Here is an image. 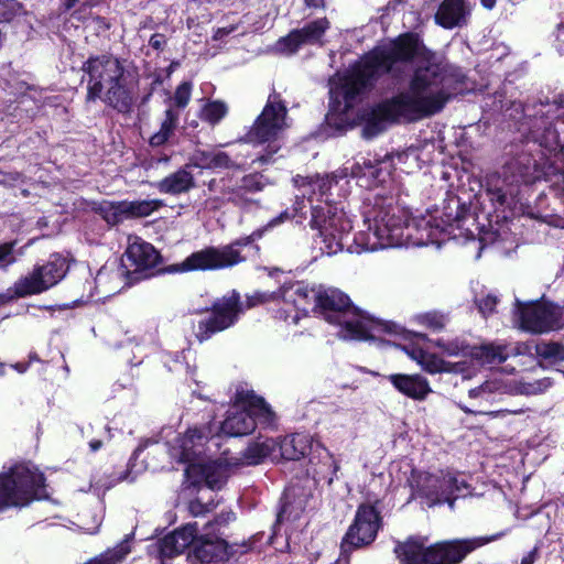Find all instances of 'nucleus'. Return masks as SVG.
<instances>
[{
  "label": "nucleus",
  "instance_id": "a19ab883",
  "mask_svg": "<svg viewBox=\"0 0 564 564\" xmlns=\"http://www.w3.org/2000/svg\"><path fill=\"white\" fill-rule=\"evenodd\" d=\"M214 151L196 150L191 156V165L199 169H212Z\"/></svg>",
  "mask_w": 564,
  "mask_h": 564
},
{
  "label": "nucleus",
  "instance_id": "39448f33",
  "mask_svg": "<svg viewBox=\"0 0 564 564\" xmlns=\"http://www.w3.org/2000/svg\"><path fill=\"white\" fill-rule=\"evenodd\" d=\"M88 75L89 100L102 98L119 111H127L132 102V83L121 64L111 55L90 57L83 66Z\"/></svg>",
  "mask_w": 564,
  "mask_h": 564
},
{
  "label": "nucleus",
  "instance_id": "a878e982",
  "mask_svg": "<svg viewBox=\"0 0 564 564\" xmlns=\"http://www.w3.org/2000/svg\"><path fill=\"white\" fill-rule=\"evenodd\" d=\"M468 13L463 0H443L435 19L442 26L451 29L464 23Z\"/></svg>",
  "mask_w": 564,
  "mask_h": 564
},
{
  "label": "nucleus",
  "instance_id": "7c9ffc66",
  "mask_svg": "<svg viewBox=\"0 0 564 564\" xmlns=\"http://www.w3.org/2000/svg\"><path fill=\"white\" fill-rule=\"evenodd\" d=\"M161 205V200L158 199L123 202L127 217H147L159 209Z\"/></svg>",
  "mask_w": 564,
  "mask_h": 564
},
{
  "label": "nucleus",
  "instance_id": "cd10ccee",
  "mask_svg": "<svg viewBox=\"0 0 564 564\" xmlns=\"http://www.w3.org/2000/svg\"><path fill=\"white\" fill-rule=\"evenodd\" d=\"M195 181L191 172L181 169L158 183V189L164 194L177 195L194 187Z\"/></svg>",
  "mask_w": 564,
  "mask_h": 564
},
{
  "label": "nucleus",
  "instance_id": "72a5a7b5",
  "mask_svg": "<svg viewBox=\"0 0 564 564\" xmlns=\"http://www.w3.org/2000/svg\"><path fill=\"white\" fill-rule=\"evenodd\" d=\"M195 556L207 564L224 560L225 553L220 543L206 542L195 550Z\"/></svg>",
  "mask_w": 564,
  "mask_h": 564
},
{
  "label": "nucleus",
  "instance_id": "9d476101",
  "mask_svg": "<svg viewBox=\"0 0 564 564\" xmlns=\"http://www.w3.org/2000/svg\"><path fill=\"white\" fill-rule=\"evenodd\" d=\"M317 286L304 282H293L282 285L276 292L257 291L248 296V307L269 302H282L285 321L296 324L302 316L316 308Z\"/></svg>",
  "mask_w": 564,
  "mask_h": 564
},
{
  "label": "nucleus",
  "instance_id": "338daca9",
  "mask_svg": "<svg viewBox=\"0 0 564 564\" xmlns=\"http://www.w3.org/2000/svg\"><path fill=\"white\" fill-rule=\"evenodd\" d=\"M6 375V366L4 364L0 362V377H3Z\"/></svg>",
  "mask_w": 564,
  "mask_h": 564
},
{
  "label": "nucleus",
  "instance_id": "de8ad7c7",
  "mask_svg": "<svg viewBox=\"0 0 564 564\" xmlns=\"http://www.w3.org/2000/svg\"><path fill=\"white\" fill-rule=\"evenodd\" d=\"M82 523H80V529L85 532V533H88V534H95L97 533L101 522H102V516L101 513H94L91 516V523H88L86 520H85V516H82V519H80Z\"/></svg>",
  "mask_w": 564,
  "mask_h": 564
},
{
  "label": "nucleus",
  "instance_id": "ddd939ff",
  "mask_svg": "<svg viewBox=\"0 0 564 564\" xmlns=\"http://www.w3.org/2000/svg\"><path fill=\"white\" fill-rule=\"evenodd\" d=\"M289 127L285 105L278 96H270L262 112L248 132L247 141L258 144L269 143V153H275L278 148L271 144L278 141Z\"/></svg>",
  "mask_w": 564,
  "mask_h": 564
},
{
  "label": "nucleus",
  "instance_id": "f257e3e1",
  "mask_svg": "<svg viewBox=\"0 0 564 564\" xmlns=\"http://www.w3.org/2000/svg\"><path fill=\"white\" fill-rule=\"evenodd\" d=\"M408 61L413 67L408 86L371 111L364 134L371 138L390 122L417 121L442 111L451 97L446 66L416 35L404 34L377 47L350 69L330 79L327 123L337 129L352 124L354 107L361 95L381 75L395 74L399 62Z\"/></svg>",
  "mask_w": 564,
  "mask_h": 564
},
{
  "label": "nucleus",
  "instance_id": "f704fd0d",
  "mask_svg": "<svg viewBox=\"0 0 564 564\" xmlns=\"http://www.w3.org/2000/svg\"><path fill=\"white\" fill-rule=\"evenodd\" d=\"M434 346L443 350L448 356H459L462 355L465 358H470L468 354L473 347L465 345L459 339L446 340L444 338L436 339L434 341Z\"/></svg>",
  "mask_w": 564,
  "mask_h": 564
},
{
  "label": "nucleus",
  "instance_id": "aec40b11",
  "mask_svg": "<svg viewBox=\"0 0 564 564\" xmlns=\"http://www.w3.org/2000/svg\"><path fill=\"white\" fill-rule=\"evenodd\" d=\"M402 349L412 360L416 361L422 369L429 373H458L465 379L471 377L473 371L469 369L467 360L457 362L445 361L435 354L426 352L423 349L413 346H402Z\"/></svg>",
  "mask_w": 564,
  "mask_h": 564
},
{
  "label": "nucleus",
  "instance_id": "0e129e2a",
  "mask_svg": "<svg viewBox=\"0 0 564 564\" xmlns=\"http://www.w3.org/2000/svg\"><path fill=\"white\" fill-rule=\"evenodd\" d=\"M148 444H149V441H147L143 445H140L135 452H134V455L138 456L142 451L143 448L148 447Z\"/></svg>",
  "mask_w": 564,
  "mask_h": 564
},
{
  "label": "nucleus",
  "instance_id": "680f3d73",
  "mask_svg": "<svg viewBox=\"0 0 564 564\" xmlns=\"http://www.w3.org/2000/svg\"><path fill=\"white\" fill-rule=\"evenodd\" d=\"M486 9H492L496 4V0H480Z\"/></svg>",
  "mask_w": 564,
  "mask_h": 564
},
{
  "label": "nucleus",
  "instance_id": "f3484780",
  "mask_svg": "<svg viewBox=\"0 0 564 564\" xmlns=\"http://www.w3.org/2000/svg\"><path fill=\"white\" fill-rule=\"evenodd\" d=\"M551 386L547 379L538 380L534 382H521L516 380H502L500 376L494 375L489 380L485 381L481 386L469 390L471 399H479L481 401H491L496 394L511 393V394H525L533 395L545 391Z\"/></svg>",
  "mask_w": 564,
  "mask_h": 564
},
{
  "label": "nucleus",
  "instance_id": "5fc2aeb1",
  "mask_svg": "<svg viewBox=\"0 0 564 564\" xmlns=\"http://www.w3.org/2000/svg\"><path fill=\"white\" fill-rule=\"evenodd\" d=\"M536 558V550L529 552L521 561V564H533Z\"/></svg>",
  "mask_w": 564,
  "mask_h": 564
},
{
  "label": "nucleus",
  "instance_id": "5701e85b",
  "mask_svg": "<svg viewBox=\"0 0 564 564\" xmlns=\"http://www.w3.org/2000/svg\"><path fill=\"white\" fill-rule=\"evenodd\" d=\"M196 523H188L165 535L158 544V552L162 561L183 553L197 536Z\"/></svg>",
  "mask_w": 564,
  "mask_h": 564
},
{
  "label": "nucleus",
  "instance_id": "ea45409f",
  "mask_svg": "<svg viewBox=\"0 0 564 564\" xmlns=\"http://www.w3.org/2000/svg\"><path fill=\"white\" fill-rule=\"evenodd\" d=\"M22 11L17 0H0V23L10 22Z\"/></svg>",
  "mask_w": 564,
  "mask_h": 564
},
{
  "label": "nucleus",
  "instance_id": "8fccbe9b",
  "mask_svg": "<svg viewBox=\"0 0 564 564\" xmlns=\"http://www.w3.org/2000/svg\"><path fill=\"white\" fill-rule=\"evenodd\" d=\"M556 47L560 53L564 54V26L560 28L557 31Z\"/></svg>",
  "mask_w": 564,
  "mask_h": 564
},
{
  "label": "nucleus",
  "instance_id": "7ed1b4c3",
  "mask_svg": "<svg viewBox=\"0 0 564 564\" xmlns=\"http://www.w3.org/2000/svg\"><path fill=\"white\" fill-rule=\"evenodd\" d=\"M367 231L355 238L360 251H376L402 246H425L433 242L438 225L431 217L410 220L408 210L394 205L392 198L376 197L365 214Z\"/></svg>",
  "mask_w": 564,
  "mask_h": 564
},
{
  "label": "nucleus",
  "instance_id": "473e14b6",
  "mask_svg": "<svg viewBox=\"0 0 564 564\" xmlns=\"http://www.w3.org/2000/svg\"><path fill=\"white\" fill-rule=\"evenodd\" d=\"M177 118V113H175L172 109H167L165 111V119L162 122L160 131L153 134L150 139L151 145L159 147L169 139L176 126Z\"/></svg>",
  "mask_w": 564,
  "mask_h": 564
},
{
  "label": "nucleus",
  "instance_id": "a18cd8bd",
  "mask_svg": "<svg viewBox=\"0 0 564 564\" xmlns=\"http://www.w3.org/2000/svg\"><path fill=\"white\" fill-rule=\"evenodd\" d=\"M230 193H231V188H227L223 192L221 196L213 195V194L208 195L204 202L205 208L210 209V210L219 209L226 200L230 202L228 199Z\"/></svg>",
  "mask_w": 564,
  "mask_h": 564
},
{
  "label": "nucleus",
  "instance_id": "b1692460",
  "mask_svg": "<svg viewBox=\"0 0 564 564\" xmlns=\"http://www.w3.org/2000/svg\"><path fill=\"white\" fill-rule=\"evenodd\" d=\"M389 381L402 394L422 401L431 390L429 381L420 375L394 373L389 376Z\"/></svg>",
  "mask_w": 564,
  "mask_h": 564
},
{
  "label": "nucleus",
  "instance_id": "69168bd1",
  "mask_svg": "<svg viewBox=\"0 0 564 564\" xmlns=\"http://www.w3.org/2000/svg\"><path fill=\"white\" fill-rule=\"evenodd\" d=\"M305 208V202L302 200V202H296V207H295V210L299 212V210H302Z\"/></svg>",
  "mask_w": 564,
  "mask_h": 564
},
{
  "label": "nucleus",
  "instance_id": "1a4fd4ad",
  "mask_svg": "<svg viewBox=\"0 0 564 564\" xmlns=\"http://www.w3.org/2000/svg\"><path fill=\"white\" fill-rule=\"evenodd\" d=\"M210 427L188 429L184 434L175 433L171 427L161 431L160 437L165 441L170 457L181 464L191 466L198 464L209 454L219 448V435H212Z\"/></svg>",
  "mask_w": 564,
  "mask_h": 564
},
{
  "label": "nucleus",
  "instance_id": "0eeeda50",
  "mask_svg": "<svg viewBox=\"0 0 564 564\" xmlns=\"http://www.w3.org/2000/svg\"><path fill=\"white\" fill-rule=\"evenodd\" d=\"M44 476L32 464H15L0 473V511L22 508L35 499H42Z\"/></svg>",
  "mask_w": 564,
  "mask_h": 564
},
{
  "label": "nucleus",
  "instance_id": "864d4df0",
  "mask_svg": "<svg viewBox=\"0 0 564 564\" xmlns=\"http://www.w3.org/2000/svg\"><path fill=\"white\" fill-rule=\"evenodd\" d=\"M289 218V214L286 212L280 214L278 217H275L274 219H272L267 227L269 228H272L279 224H282L283 221H285L286 219Z\"/></svg>",
  "mask_w": 564,
  "mask_h": 564
},
{
  "label": "nucleus",
  "instance_id": "37998d69",
  "mask_svg": "<svg viewBox=\"0 0 564 564\" xmlns=\"http://www.w3.org/2000/svg\"><path fill=\"white\" fill-rule=\"evenodd\" d=\"M191 93H192V85L187 82L182 83L176 88V91L174 95L175 105L180 108H184L191 99Z\"/></svg>",
  "mask_w": 564,
  "mask_h": 564
},
{
  "label": "nucleus",
  "instance_id": "13d9d810",
  "mask_svg": "<svg viewBox=\"0 0 564 564\" xmlns=\"http://www.w3.org/2000/svg\"><path fill=\"white\" fill-rule=\"evenodd\" d=\"M150 44L153 47L159 48L162 44L161 37L159 35H153L150 40Z\"/></svg>",
  "mask_w": 564,
  "mask_h": 564
},
{
  "label": "nucleus",
  "instance_id": "dca6fc26",
  "mask_svg": "<svg viewBox=\"0 0 564 564\" xmlns=\"http://www.w3.org/2000/svg\"><path fill=\"white\" fill-rule=\"evenodd\" d=\"M239 294L232 291L215 302L212 316L198 323L195 336L202 343L215 333L232 326L240 313Z\"/></svg>",
  "mask_w": 564,
  "mask_h": 564
},
{
  "label": "nucleus",
  "instance_id": "e433bc0d",
  "mask_svg": "<svg viewBox=\"0 0 564 564\" xmlns=\"http://www.w3.org/2000/svg\"><path fill=\"white\" fill-rule=\"evenodd\" d=\"M413 319L416 324L434 332L442 329L446 324V317L437 312L421 313L415 315Z\"/></svg>",
  "mask_w": 564,
  "mask_h": 564
},
{
  "label": "nucleus",
  "instance_id": "4be33fe9",
  "mask_svg": "<svg viewBox=\"0 0 564 564\" xmlns=\"http://www.w3.org/2000/svg\"><path fill=\"white\" fill-rule=\"evenodd\" d=\"M519 347L510 348L508 345L501 343L484 344L479 347H473L469 350L470 359H466L469 364V369L473 371L471 376L476 372L475 365H495L503 362L511 354H519Z\"/></svg>",
  "mask_w": 564,
  "mask_h": 564
},
{
  "label": "nucleus",
  "instance_id": "2f4dec72",
  "mask_svg": "<svg viewBox=\"0 0 564 564\" xmlns=\"http://www.w3.org/2000/svg\"><path fill=\"white\" fill-rule=\"evenodd\" d=\"M534 352L538 357L551 364L564 360V346L558 343L540 341L534 345Z\"/></svg>",
  "mask_w": 564,
  "mask_h": 564
},
{
  "label": "nucleus",
  "instance_id": "6ab92c4d",
  "mask_svg": "<svg viewBox=\"0 0 564 564\" xmlns=\"http://www.w3.org/2000/svg\"><path fill=\"white\" fill-rule=\"evenodd\" d=\"M328 28L329 22L325 18L312 21L302 29L294 30L280 39L275 44V50L283 54H293L302 45L319 44L322 43V36Z\"/></svg>",
  "mask_w": 564,
  "mask_h": 564
},
{
  "label": "nucleus",
  "instance_id": "4d7b16f0",
  "mask_svg": "<svg viewBox=\"0 0 564 564\" xmlns=\"http://www.w3.org/2000/svg\"><path fill=\"white\" fill-rule=\"evenodd\" d=\"M11 367L20 373H24L28 370V365L21 364V362H17V364L12 365Z\"/></svg>",
  "mask_w": 564,
  "mask_h": 564
},
{
  "label": "nucleus",
  "instance_id": "603ef678",
  "mask_svg": "<svg viewBox=\"0 0 564 564\" xmlns=\"http://www.w3.org/2000/svg\"><path fill=\"white\" fill-rule=\"evenodd\" d=\"M232 31H235V28L234 26H230V28H219L216 30L215 34H214V37L216 40H220L223 39L225 35H228L229 33H231Z\"/></svg>",
  "mask_w": 564,
  "mask_h": 564
},
{
  "label": "nucleus",
  "instance_id": "052dcab7",
  "mask_svg": "<svg viewBox=\"0 0 564 564\" xmlns=\"http://www.w3.org/2000/svg\"><path fill=\"white\" fill-rule=\"evenodd\" d=\"M101 445H102L101 441H91V442L89 443V447H90V449H91L93 452L98 451V449L101 447Z\"/></svg>",
  "mask_w": 564,
  "mask_h": 564
},
{
  "label": "nucleus",
  "instance_id": "6e6d98bb",
  "mask_svg": "<svg viewBox=\"0 0 564 564\" xmlns=\"http://www.w3.org/2000/svg\"><path fill=\"white\" fill-rule=\"evenodd\" d=\"M18 178V174H14V175H3L0 173V183L1 184H7V185H10L12 184L13 181H15Z\"/></svg>",
  "mask_w": 564,
  "mask_h": 564
},
{
  "label": "nucleus",
  "instance_id": "f03ea898",
  "mask_svg": "<svg viewBox=\"0 0 564 564\" xmlns=\"http://www.w3.org/2000/svg\"><path fill=\"white\" fill-rule=\"evenodd\" d=\"M388 164L362 159L351 166H344L330 176L307 178L297 175L294 184L303 198L307 197L312 210L311 226L318 229L323 253L336 254L343 250L344 241L352 228L351 220L343 208L332 205L334 192L337 196H345V185L348 177L357 180L360 187L371 188L384 183L389 177Z\"/></svg>",
  "mask_w": 564,
  "mask_h": 564
},
{
  "label": "nucleus",
  "instance_id": "2eb2a0df",
  "mask_svg": "<svg viewBox=\"0 0 564 564\" xmlns=\"http://www.w3.org/2000/svg\"><path fill=\"white\" fill-rule=\"evenodd\" d=\"M521 329L543 334L564 326V311L552 303L522 304L517 301Z\"/></svg>",
  "mask_w": 564,
  "mask_h": 564
},
{
  "label": "nucleus",
  "instance_id": "09e8293b",
  "mask_svg": "<svg viewBox=\"0 0 564 564\" xmlns=\"http://www.w3.org/2000/svg\"><path fill=\"white\" fill-rule=\"evenodd\" d=\"M497 305V297L488 294L487 296L478 301V307L482 315H487L494 312Z\"/></svg>",
  "mask_w": 564,
  "mask_h": 564
},
{
  "label": "nucleus",
  "instance_id": "49530a36",
  "mask_svg": "<svg viewBox=\"0 0 564 564\" xmlns=\"http://www.w3.org/2000/svg\"><path fill=\"white\" fill-rule=\"evenodd\" d=\"M541 176L542 173L539 170L536 163L534 162L533 167H531L530 164L528 163V165L520 170L518 181H521L523 183H532L539 180Z\"/></svg>",
  "mask_w": 564,
  "mask_h": 564
},
{
  "label": "nucleus",
  "instance_id": "79ce46f5",
  "mask_svg": "<svg viewBox=\"0 0 564 564\" xmlns=\"http://www.w3.org/2000/svg\"><path fill=\"white\" fill-rule=\"evenodd\" d=\"M241 166L242 163L231 161L227 153L217 150L214 151L212 169H231Z\"/></svg>",
  "mask_w": 564,
  "mask_h": 564
},
{
  "label": "nucleus",
  "instance_id": "58836bf2",
  "mask_svg": "<svg viewBox=\"0 0 564 564\" xmlns=\"http://www.w3.org/2000/svg\"><path fill=\"white\" fill-rule=\"evenodd\" d=\"M228 112L226 104L223 101H210L202 110V118L212 124L219 122Z\"/></svg>",
  "mask_w": 564,
  "mask_h": 564
},
{
  "label": "nucleus",
  "instance_id": "774afa93",
  "mask_svg": "<svg viewBox=\"0 0 564 564\" xmlns=\"http://www.w3.org/2000/svg\"><path fill=\"white\" fill-rule=\"evenodd\" d=\"M258 160L261 162H268L269 159L264 155H261Z\"/></svg>",
  "mask_w": 564,
  "mask_h": 564
},
{
  "label": "nucleus",
  "instance_id": "3c124183",
  "mask_svg": "<svg viewBox=\"0 0 564 564\" xmlns=\"http://www.w3.org/2000/svg\"><path fill=\"white\" fill-rule=\"evenodd\" d=\"M317 446L323 451V453L325 454V457L330 460V464L333 466V471L336 473L339 467H338L337 462L334 459L333 454L326 447L322 446L321 444H317Z\"/></svg>",
  "mask_w": 564,
  "mask_h": 564
},
{
  "label": "nucleus",
  "instance_id": "6e6552de",
  "mask_svg": "<svg viewBox=\"0 0 564 564\" xmlns=\"http://www.w3.org/2000/svg\"><path fill=\"white\" fill-rule=\"evenodd\" d=\"M275 420V413L261 397L241 389L227 411L220 432L228 436H242L253 432L257 424L272 426Z\"/></svg>",
  "mask_w": 564,
  "mask_h": 564
},
{
  "label": "nucleus",
  "instance_id": "bb28decb",
  "mask_svg": "<svg viewBox=\"0 0 564 564\" xmlns=\"http://www.w3.org/2000/svg\"><path fill=\"white\" fill-rule=\"evenodd\" d=\"M278 442L273 438H265L251 443L242 453V456L238 462V465H257L260 464L267 457H278L276 454Z\"/></svg>",
  "mask_w": 564,
  "mask_h": 564
},
{
  "label": "nucleus",
  "instance_id": "4c0bfd02",
  "mask_svg": "<svg viewBox=\"0 0 564 564\" xmlns=\"http://www.w3.org/2000/svg\"><path fill=\"white\" fill-rule=\"evenodd\" d=\"M295 496V492L293 489H288L284 495L285 502L283 505L282 510L279 513V519L281 521L283 520H290V519H296L299 514L304 510L303 500H300L299 502L294 503L291 501V498Z\"/></svg>",
  "mask_w": 564,
  "mask_h": 564
},
{
  "label": "nucleus",
  "instance_id": "423d86ee",
  "mask_svg": "<svg viewBox=\"0 0 564 564\" xmlns=\"http://www.w3.org/2000/svg\"><path fill=\"white\" fill-rule=\"evenodd\" d=\"M500 532L490 536L454 540L426 545L422 538H411L398 543L394 553L402 564H459L468 553L503 536Z\"/></svg>",
  "mask_w": 564,
  "mask_h": 564
},
{
  "label": "nucleus",
  "instance_id": "a211bd4d",
  "mask_svg": "<svg viewBox=\"0 0 564 564\" xmlns=\"http://www.w3.org/2000/svg\"><path fill=\"white\" fill-rule=\"evenodd\" d=\"M215 454H209L198 464H192L185 468L186 477L193 485L205 482L212 489H220L227 478L230 466H238V462L229 458H213Z\"/></svg>",
  "mask_w": 564,
  "mask_h": 564
},
{
  "label": "nucleus",
  "instance_id": "f8f14e48",
  "mask_svg": "<svg viewBox=\"0 0 564 564\" xmlns=\"http://www.w3.org/2000/svg\"><path fill=\"white\" fill-rule=\"evenodd\" d=\"M68 264L61 256H53L51 260L36 267L32 273L19 279L13 286V294L8 291L0 294V306L14 297H24L42 293L56 285L66 274Z\"/></svg>",
  "mask_w": 564,
  "mask_h": 564
},
{
  "label": "nucleus",
  "instance_id": "4468645a",
  "mask_svg": "<svg viewBox=\"0 0 564 564\" xmlns=\"http://www.w3.org/2000/svg\"><path fill=\"white\" fill-rule=\"evenodd\" d=\"M262 231H256L251 236L237 240L236 242L221 248H207L192 253L181 267L184 271L189 270H217L232 267L243 260L236 246H247L254 238H260Z\"/></svg>",
  "mask_w": 564,
  "mask_h": 564
},
{
  "label": "nucleus",
  "instance_id": "c756f323",
  "mask_svg": "<svg viewBox=\"0 0 564 564\" xmlns=\"http://www.w3.org/2000/svg\"><path fill=\"white\" fill-rule=\"evenodd\" d=\"M560 133L564 134V120L556 122L554 128H546L545 131L538 138V142L541 147L551 152H562L564 142L561 140Z\"/></svg>",
  "mask_w": 564,
  "mask_h": 564
},
{
  "label": "nucleus",
  "instance_id": "9b49d317",
  "mask_svg": "<svg viewBox=\"0 0 564 564\" xmlns=\"http://www.w3.org/2000/svg\"><path fill=\"white\" fill-rule=\"evenodd\" d=\"M409 485L414 494L423 498L430 507L442 502H448L453 507L454 500L464 497L467 492L464 478L444 470L435 474L412 470Z\"/></svg>",
  "mask_w": 564,
  "mask_h": 564
},
{
  "label": "nucleus",
  "instance_id": "412c9836",
  "mask_svg": "<svg viewBox=\"0 0 564 564\" xmlns=\"http://www.w3.org/2000/svg\"><path fill=\"white\" fill-rule=\"evenodd\" d=\"M159 260V253L152 245L142 241L139 237L128 238V248L122 263L126 268H134V271H142L153 268Z\"/></svg>",
  "mask_w": 564,
  "mask_h": 564
},
{
  "label": "nucleus",
  "instance_id": "20e7f679",
  "mask_svg": "<svg viewBox=\"0 0 564 564\" xmlns=\"http://www.w3.org/2000/svg\"><path fill=\"white\" fill-rule=\"evenodd\" d=\"M316 294L314 313L338 326L337 336L341 339H373L381 330L405 335V330L395 324H382L360 314L351 307L349 297L337 289L317 286Z\"/></svg>",
  "mask_w": 564,
  "mask_h": 564
},
{
  "label": "nucleus",
  "instance_id": "bf43d9fd",
  "mask_svg": "<svg viewBox=\"0 0 564 564\" xmlns=\"http://www.w3.org/2000/svg\"><path fill=\"white\" fill-rule=\"evenodd\" d=\"M207 186H208V194H206V195L208 196V195H212V193L215 192V189L217 187V181L216 180L209 181Z\"/></svg>",
  "mask_w": 564,
  "mask_h": 564
},
{
  "label": "nucleus",
  "instance_id": "c85d7f7f",
  "mask_svg": "<svg viewBox=\"0 0 564 564\" xmlns=\"http://www.w3.org/2000/svg\"><path fill=\"white\" fill-rule=\"evenodd\" d=\"M262 188V176L258 174H250L242 178L240 186L231 188L228 199L238 206H245L252 200L248 197V194L261 191Z\"/></svg>",
  "mask_w": 564,
  "mask_h": 564
},
{
  "label": "nucleus",
  "instance_id": "393cba45",
  "mask_svg": "<svg viewBox=\"0 0 564 564\" xmlns=\"http://www.w3.org/2000/svg\"><path fill=\"white\" fill-rule=\"evenodd\" d=\"M312 447L313 440L311 435L296 433L285 436L280 443H278L276 452H279L280 456L285 459L297 460L304 457Z\"/></svg>",
  "mask_w": 564,
  "mask_h": 564
},
{
  "label": "nucleus",
  "instance_id": "c03bdc74",
  "mask_svg": "<svg viewBox=\"0 0 564 564\" xmlns=\"http://www.w3.org/2000/svg\"><path fill=\"white\" fill-rule=\"evenodd\" d=\"M14 243L7 242L0 246V269H7L9 265L15 262V256L13 253Z\"/></svg>",
  "mask_w": 564,
  "mask_h": 564
},
{
  "label": "nucleus",
  "instance_id": "e2e57ef3",
  "mask_svg": "<svg viewBox=\"0 0 564 564\" xmlns=\"http://www.w3.org/2000/svg\"><path fill=\"white\" fill-rule=\"evenodd\" d=\"M78 1H79V0H67V1L65 2V7H66V9H67V10L73 9V8L76 6V3H77Z\"/></svg>",
  "mask_w": 564,
  "mask_h": 564
},
{
  "label": "nucleus",
  "instance_id": "c9c22d12",
  "mask_svg": "<svg viewBox=\"0 0 564 564\" xmlns=\"http://www.w3.org/2000/svg\"><path fill=\"white\" fill-rule=\"evenodd\" d=\"M100 215L110 225H116L126 218V208L123 202L113 204L105 202L99 207Z\"/></svg>",
  "mask_w": 564,
  "mask_h": 564
}]
</instances>
